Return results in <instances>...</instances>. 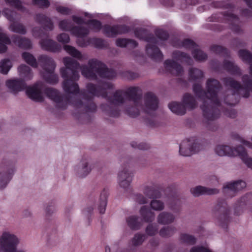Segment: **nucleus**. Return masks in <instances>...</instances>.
<instances>
[{"label":"nucleus","instance_id":"1","mask_svg":"<svg viewBox=\"0 0 252 252\" xmlns=\"http://www.w3.org/2000/svg\"><path fill=\"white\" fill-rule=\"evenodd\" d=\"M65 67H62L60 72L62 77L64 79L63 87L65 93L76 95L79 94L85 101L84 112L85 113H94L96 110V105L94 102V96H102L106 98L109 105L103 103L100 108L110 117L117 118L120 116V110L119 106L126 103V100L132 101V105L126 103L125 106L126 114L132 118L139 116L138 107H141L144 111L154 118L158 108V98L151 92H148L144 95V104L141 105L140 102L142 98L141 91L139 87H130L126 91L119 89L116 90L112 95L108 96L107 90L112 89L113 85L108 82H100L97 85L89 83L87 84L86 88L89 94L85 90L80 91L77 81L80 75L78 69L79 63L70 57L63 59Z\"/></svg>","mask_w":252,"mask_h":252},{"label":"nucleus","instance_id":"2","mask_svg":"<svg viewBox=\"0 0 252 252\" xmlns=\"http://www.w3.org/2000/svg\"><path fill=\"white\" fill-rule=\"evenodd\" d=\"M221 88L220 83L216 79H208L206 83V92L201 85L195 84L193 90L195 95L202 100L200 105L204 117L208 121H213L219 118L220 101L218 94Z\"/></svg>","mask_w":252,"mask_h":252},{"label":"nucleus","instance_id":"3","mask_svg":"<svg viewBox=\"0 0 252 252\" xmlns=\"http://www.w3.org/2000/svg\"><path fill=\"white\" fill-rule=\"evenodd\" d=\"M88 64L89 67L83 65L81 68L82 75L87 78L95 80L98 75L101 78L110 79L116 76L114 70L108 68L105 64L97 60H90Z\"/></svg>","mask_w":252,"mask_h":252},{"label":"nucleus","instance_id":"4","mask_svg":"<svg viewBox=\"0 0 252 252\" xmlns=\"http://www.w3.org/2000/svg\"><path fill=\"white\" fill-rule=\"evenodd\" d=\"M43 93L49 98L57 103L56 106L58 108L65 109L68 104H71L75 107L84 109V103L80 99L69 94L62 95L56 89L46 88L43 89Z\"/></svg>","mask_w":252,"mask_h":252},{"label":"nucleus","instance_id":"5","mask_svg":"<svg viewBox=\"0 0 252 252\" xmlns=\"http://www.w3.org/2000/svg\"><path fill=\"white\" fill-rule=\"evenodd\" d=\"M156 36L144 28H137L134 31L135 36L139 39L148 42L146 47V53L152 60L158 58V30H155Z\"/></svg>","mask_w":252,"mask_h":252},{"label":"nucleus","instance_id":"6","mask_svg":"<svg viewBox=\"0 0 252 252\" xmlns=\"http://www.w3.org/2000/svg\"><path fill=\"white\" fill-rule=\"evenodd\" d=\"M215 151L220 156H239L247 166L252 169V158L249 157L245 149L242 146L233 148L228 145H220L215 148Z\"/></svg>","mask_w":252,"mask_h":252},{"label":"nucleus","instance_id":"7","mask_svg":"<svg viewBox=\"0 0 252 252\" xmlns=\"http://www.w3.org/2000/svg\"><path fill=\"white\" fill-rule=\"evenodd\" d=\"M243 85L234 78L226 77L223 79L224 85L234 90L235 93L242 95L243 97L248 98L250 96V92H252V79L248 74L242 77Z\"/></svg>","mask_w":252,"mask_h":252},{"label":"nucleus","instance_id":"8","mask_svg":"<svg viewBox=\"0 0 252 252\" xmlns=\"http://www.w3.org/2000/svg\"><path fill=\"white\" fill-rule=\"evenodd\" d=\"M38 60L46 72L43 75L45 80L51 84H57L59 79L58 75L54 73L56 64L53 59L47 55H42L38 57Z\"/></svg>","mask_w":252,"mask_h":252},{"label":"nucleus","instance_id":"9","mask_svg":"<svg viewBox=\"0 0 252 252\" xmlns=\"http://www.w3.org/2000/svg\"><path fill=\"white\" fill-rule=\"evenodd\" d=\"M213 213L220 224L223 226L229 220L230 208L225 200L218 199L213 209Z\"/></svg>","mask_w":252,"mask_h":252},{"label":"nucleus","instance_id":"10","mask_svg":"<svg viewBox=\"0 0 252 252\" xmlns=\"http://www.w3.org/2000/svg\"><path fill=\"white\" fill-rule=\"evenodd\" d=\"M18 243V238L14 235L8 232H3L0 237V247L4 252H24L16 250Z\"/></svg>","mask_w":252,"mask_h":252},{"label":"nucleus","instance_id":"11","mask_svg":"<svg viewBox=\"0 0 252 252\" xmlns=\"http://www.w3.org/2000/svg\"><path fill=\"white\" fill-rule=\"evenodd\" d=\"M130 29L129 26L123 25H104L103 27L102 32L108 37H114L118 34H123L129 32Z\"/></svg>","mask_w":252,"mask_h":252},{"label":"nucleus","instance_id":"12","mask_svg":"<svg viewBox=\"0 0 252 252\" xmlns=\"http://www.w3.org/2000/svg\"><path fill=\"white\" fill-rule=\"evenodd\" d=\"M246 187V184L242 180L226 183L222 188L224 195L229 198L236 195V194Z\"/></svg>","mask_w":252,"mask_h":252},{"label":"nucleus","instance_id":"13","mask_svg":"<svg viewBox=\"0 0 252 252\" xmlns=\"http://www.w3.org/2000/svg\"><path fill=\"white\" fill-rule=\"evenodd\" d=\"M199 151V145L193 140H184L180 145L179 152L183 156H190Z\"/></svg>","mask_w":252,"mask_h":252},{"label":"nucleus","instance_id":"14","mask_svg":"<svg viewBox=\"0 0 252 252\" xmlns=\"http://www.w3.org/2000/svg\"><path fill=\"white\" fill-rule=\"evenodd\" d=\"M13 166L9 162L1 167L0 171V189L6 187L14 174Z\"/></svg>","mask_w":252,"mask_h":252},{"label":"nucleus","instance_id":"15","mask_svg":"<svg viewBox=\"0 0 252 252\" xmlns=\"http://www.w3.org/2000/svg\"><path fill=\"white\" fill-rule=\"evenodd\" d=\"M43 84L36 83L32 87H29L26 90V94L28 97L37 102H43L44 97L42 95Z\"/></svg>","mask_w":252,"mask_h":252},{"label":"nucleus","instance_id":"16","mask_svg":"<svg viewBox=\"0 0 252 252\" xmlns=\"http://www.w3.org/2000/svg\"><path fill=\"white\" fill-rule=\"evenodd\" d=\"M129 167V162H126L123 166V170L118 174V181L120 187L124 189H128L132 181V173L127 169Z\"/></svg>","mask_w":252,"mask_h":252},{"label":"nucleus","instance_id":"17","mask_svg":"<svg viewBox=\"0 0 252 252\" xmlns=\"http://www.w3.org/2000/svg\"><path fill=\"white\" fill-rule=\"evenodd\" d=\"M144 193L149 198L153 199L150 203L151 207L153 210L158 211V187L156 185L147 186L144 189Z\"/></svg>","mask_w":252,"mask_h":252},{"label":"nucleus","instance_id":"18","mask_svg":"<svg viewBox=\"0 0 252 252\" xmlns=\"http://www.w3.org/2000/svg\"><path fill=\"white\" fill-rule=\"evenodd\" d=\"M191 194L195 197L202 195H212L218 194L219 189L216 188H210L201 186H198L192 188L190 190Z\"/></svg>","mask_w":252,"mask_h":252},{"label":"nucleus","instance_id":"19","mask_svg":"<svg viewBox=\"0 0 252 252\" xmlns=\"http://www.w3.org/2000/svg\"><path fill=\"white\" fill-rule=\"evenodd\" d=\"M6 85L14 93L22 91L27 88L25 81L21 79L8 80L6 81Z\"/></svg>","mask_w":252,"mask_h":252},{"label":"nucleus","instance_id":"20","mask_svg":"<svg viewBox=\"0 0 252 252\" xmlns=\"http://www.w3.org/2000/svg\"><path fill=\"white\" fill-rule=\"evenodd\" d=\"M35 22L41 25L44 30L46 31H52L54 26L51 19L45 14L42 13L36 14L35 16Z\"/></svg>","mask_w":252,"mask_h":252},{"label":"nucleus","instance_id":"21","mask_svg":"<svg viewBox=\"0 0 252 252\" xmlns=\"http://www.w3.org/2000/svg\"><path fill=\"white\" fill-rule=\"evenodd\" d=\"M40 43L42 48L48 51L57 52L61 49V46L60 45L50 39H42Z\"/></svg>","mask_w":252,"mask_h":252},{"label":"nucleus","instance_id":"22","mask_svg":"<svg viewBox=\"0 0 252 252\" xmlns=\"http://www.w3.org/2000/svg\"><path fill=\"white\" fill-rule=\"evenodd\" d=\"M164 64L166 69L175 76L181 75L183 72L182 66L175 61L166 60Z\"/></svg>","mask_w":252,"mask_h":252},{"label":"nucleus","instance_id":"23","mask_svg":"<svg viewBox=\"0 0 252 252\" xmlns=\"http://www.w3.org/2000/svg\"><path fill=\"white\" fill-rule=\"evenodd\" d=\"M11 40L20 48L25 49L32 48V44L31 40L25 37H21L17 35H13L11 36Z\"/></svg>","mask_w":252,"mask_h":252},{"label":"nucleus","instance_id":"24","mask_svg":"<svg viewBox=\"0 0 252 252\" xmlns=\"http://www.w3.org/2000/svg\"><path fill=\"white\" fill-rule=\"evenodd\" d=\"M223 68L232 75L240 76L242 72L240 68L234 63L225 60L223 63Z\"/></svg>","mask_w":252,"mask_h":252},{"label":"nucleus","instance_id":"25","mask_svg":"<svg viewBox=\"0 0 252 252\" xmlns=\"http://www.w3.org/2000/svg\"><path fill=\"white\" fill-rule=\"evenodd\" d=\"M116 45L121 48L128 47L130 49H134L138 46V43L132 39L119 38L116 40Z\"/></svg>","mask_w":252,"mask_h":252},{"label":"nucleus","instance_id":"26","mask_svg":"<svg viewBox=\"0 0 252 252\" xmlns=\"http://www.w3.org/2000/svg\"><path fill=\"white\" fill-rule=\"evenodd\" d=\"M183 103L186 109L189 110L194 109L197 107L198 105L197 101L193 95L188 93H186L184 95Z\"/></svg>","mask_w":252,"mask_h":252},{"label":"nucleus","instance_id":"27","mask_svg":"<svg viewBox=\"0 0 252 252\" xmlns=\"http://www.w3.org/2000/svg\"><path fill=\"white\" fill-rule=\"evenodd\" d=\"M108 195V189H104L100 193L98 210L99 213L103 214L105 213L107 203V197Z\"/></svg>","mask_w":252,"mask_h":252},{"label":"nucleus","instance_id":"28","mask_svg":"<svg viewBox=\"0 0 252 252\" xmlns=\"http://www.w3.org/2000/svg\"><path fill=\"white\" fill-rule=\"evenodd\" d=\"M175 220L174 215L170 212H163L158 215V223L168 224L173 223Z\"/></svg>","mask_w":252,"mask_h":252},{"label":"nucleus","instance_id":"29","mask_svg":"<svg viewBox=\"0 0 252 252\" xmlns=\"http://www.w3.org/2000/svg\"><path fill=\"white\" fill-rule=\"evenodd\" d=\"M143 220L146 222H152L155 218V214L148 207L143 206L140 210Z\"/></svg>","mask_w":252,"mask_h":252},{"label":"nucleus","instance_id":"30","mask_svg":"<svg viewBox=\"0 0 252 252\" xmlns=\"http://www.w3.org/2000/svg\"><path fill=\"white\" fill-rule=\"evenodd\" d=\"M168 107L172 112L178 115H183L186 113L185 106L177 102H172L169 103Z\"/></svg>","mask_w":252,"mask_h":252},{"label":"nucleus","instance_id":"31","mask_svg":"<svg viewBox=\"0 0 252 252\" xmlns=\"http://www.w3.org/2000/svg\"><path fill=\"white\" fill-rule=\"evenodd\" d=\"M239 56L244 61L249 64V73L252 76V54L248 50H240Z\"/></svg>","mask_w":252,"mask_h":252},{"label":"nucleus","instance_id":"32","mask_svg":"<svg viewBox=\"0 0 252 252\" xmlns=\"http://www.w3.org/2000/svg\"><path fill=\"white\" fill-rule=\"evenodd\" d=\"M169 207L175 212H179L181 208V201L178 197L171 196L168 198Z\"/></svg>","mask_w":252,"mask_h":252},{"label":"nucleus","instance_id":"33","mask_svg":"<svg viewBox=\"0 0 252 252\" xmlns=\"http://www.w3.org/2000/svg\"><path fill=\"white\" fill-rule=\"evenodd\" d=\"M18 71L20 75L26 80H31L32 78L33 74L31 68L26 64H21L18 67Z\"/></svg>","mask_w":252,"mask_h":252},{"label":"nucleus","instance_id":"34","mask_svg":"<svg viewBox=\"0 0 252 252\" xmlns=\"http://www.w3.org/2000/svg\"><path fill=\"white\" fill-rule=\"evenodd\" d=\"M140 218L136 216H131L126 219V222L130 229L138 230L140 229L141 223L139 220Z\"/></svg>","mask_w":252,"mask_h":252},{"label":"nucleus","instance_id":"35","mask_svg":"<svg viewBox=\"0 0 252 252\" xmlns=\"http://www.w3.org/2000/svg\"><path fill=\"white\" fill-rule=\"evenodd\" d=\"M226 16L228 17V19L230 21L231 27V29L234 32L239 33L241 32V29L238 25L239 23V19L236 15H235L232 13H227Z\"/></svg>","mask_w":252,"mask_h":252},{"label":"nucleus","instance_id":"36","mask_svg":"<svg viewBox=\"0 0 252 252\" xmlns=\"http://www.w3.org/2000/svg\"><path fill=\"white\" fill-rule=\"evenodd\" d=\"M173 57L178 60L186 62L189 64H190L192 62L190 57L189 55L179 51H174L173 53Z\"/></svg>","mask_w":252,"mask_h":252},{"label":"nucleus","instance_id":"37","mask_svg":"<svg viewBox=\"0 0 252 252\" xmlns=\"http://www.w3.org/2000/svg\"><path fill=\"white\" fill-rule=\"evenodd\" d=\"M72 32L76 36L83 38L89 34V31L84 27L74 26Z\"/></svg>","mask_w":252,"mask_h":252},{"label":"nucleus","instance_id":"38","mask_svg":"<svg viewBox=\"0 0 252 252\" xmlns=\"http://www.w3.org/2000/svg\"><path fill=\"white\" fill-rule=\"evenodd\" d=\"M11 40L5 34L0 32V53H5L7 50L6 44H10Z\"/></svg>","mask_w":252,"mask_h":252},{"label":"nucleus","instance_id":"39","mask_svg":"<svg viewBox=\"0 0 252 252\" xmlns=\"http://www.w3.org/2000/svg\"><path fill=\"white\" fill-rule=\"evenodd\" d=\"M86 25L90 26L91 30L95 32H98L101 29H103V27L101 22L96 19H90L88 20L85 23Z\"/></svg>","mask_w":252,"mask_h":252},{"label":"nucleus","instance_id":"40","mask_svg":"<svg viewBox=\"0 0 252 252\" xmlns=\"http://www.w3.org/2000/svg\"><path fill=\"white\" fill-rule=\"evenodd\" d=\"M22 56L24 61L28 64L34 68L37 67L38 64L36 60L32 55L28 52H24Z\"/></svg>","mask_w":252,"mask_h":252},{"label":"nucleus","instance_id":"41","mask_svg":"<svg viewBox=\"0 0 252 252\" xmlns=\"http://www.w3.org/2000/svg\"><path fill=\"white\" fill-rule=\"evenodd\" d=\"M189 79L196 80L202 78L203 77V71L197 68L191 67L189 69Z\"/></svg>","mask_w":252,"mask_h":252},{"label":"nucleus","instance_id":"42","mask_svg":"<svg viewBox=\"0 0 252 252\" xmlns=\"http://www.w3.org/2000/svg\"><path fill=\"white\" fill-rule=\"evenodd\" d=\"M10 28L13 32L21 34H26L27 32L25 26L23 24L18 22H12L10 24Z\"/></svg>","mask_w":252,"mask_h":252},{"label":"nucleus","instance_id":"43","mask_svg":"<svg viewBox=\"0 0 252 252\" xmlns=\"http://www.w3.org/2000/svg\"><path fill=\"white\" fill-rule=\"evenodd\" d=\"M176 231V229L173 226L163 227L159 231V235L163 237H169L172 236Z\"/></svg>","mask_w":252,"mask_h":252},{"label":"nucleus","instance_id":"44","mask_svg":"<svg viewBox=\"0 0 252 252\" xmlns=\"http://www.w3.org/2000/svg\"><path fill=\"white\" fill-rule=\"evenodd\" d=\"M180 240L182 243L190 245H194L196 243V238L193 236L187 233L181 234Z\"/></svg>","mask_w":252,"mask_h":252},{"label":"nucleus","instance_id":"45","mask_svg":"<svg viewBox=\"0 0 252 252\" xmlns=\"http://www.w3.org/2000/svg\"><path fill=\"white\" fill-rule=\"evenodd\" d=\"M11 67L12 63L8 59H3L0 62V72L2 74H6Z\"/></svg>","mask_w":252,"mask_h":252},{"label":"nucleus","instance_id":"46","mask_svg":"<svg viewBox=\"0 0 252 252\" xmlns=\"http://www.w3.org/2000/svg\"><path fill=\"white\" fill-rule=\"evenodd\" d=\"M63 48L64 50L71 56L78 59L81 57L80 52L74 47L68 45H65L63 46Z\"/></svg>","mask_w":252,"mask_h":252},{"label":"nucleus","instance_id":"47","mask_svg":"<svg viewBox=\"0 0 252 252\" xmlns=\"http://www.w3.org/2000/svg\"><path fill=\"white\" fill-rule=\"evenodd\" d=\"M211 50L212 52L223 56H228L229 52L228 50L221 46L213 45L211 46Z\"/></svg>","mask_w":252,"mask_h":252},{"label":"nucleus","instance_id":"48","mask_svg":"<svg viewBox=\"0 0 252 252\" xmlns=\"http://www.w3.org/2000/svg\"><path fill=\"white\" fill-rule=\"evenodd\" d=\"M194 58L198 61H205L207 59V55L201 50L195 49L192 53Z\"/></svg>","mask_w":252,"mask_h":252},{"label":"nucleus","instance_id":"49","mask_svg":"<svg viewBox=\"0 0 252 252\" xmlns=\"http://www.w3.org/2000/svg\"><path fill=\"white\" fill-rule=\"evenodd\" d=\"M59 27L60 29L63 31L72 32L73 26L71 23L68 20L64 19L61 20L59 23Z\"/></svg>","mask_w":252,"mask_h":252},{"label":"nucleus","instance_id":"50","mask_svg":"<svg viewBox=\"0 0 252 252\" xmlns=\"http://www.w3.org/2000/svg\"><path fill=\"white\" fill-rule=\"evenodd\" d=\"M89 41H90L91 44L97 48H103L105 46V40L100 38H90Z\"/></svg>","mask_w":252,"mask_h":252},{"label":"nucleus","instance_id":"51","mask_svg":"<svg viewBox=\"0 0 252 252\" xmlns=\"http://www.w3.org/2000/svg\"><path fill=\"white\" fill-rule=\"evenodd\" d=\"M145 239V234L136 233L131 240L132 244L134 246H139L142 244Z\"/></svg>","mask_w":252,"mask_h":252},{"label":"nucleus","instance_id":"52","mask_svg":"<svg viewBox=\"0 0 252 252\" xmlns=\"http://www.w3.org/2000/svg\"><path fill=\"white\" fill-rule=\"evenodd\" d=\"M235 94L237 93H234L230 95H227L224 99L225 103L228 105H233L236 104L238 102L237 97Z\"/></svg>","mask_w":252,"mask_h":252},{"label":"nucleus","instance_id":"53","mask_svg":"<svg viewBox=\"0 0 252 252\" xmlns=\"http://www.w3.org/2000/svg\"><path fill=\"white\" fill-rule=\"evenodd\" d=\"M6 3L10 6L14 7L18 10H23L24 8L22 2L20 0H5Z\"/></svg>","mask_w":252,"mask_h":252},{"label":"nucleus","instance_id":"54","mask_svg":"<svg viewBox=\"0 0 252 252\" xmlns=\"http://www.w3.org/2000/svg\"><path fill=\"white\" fill-rule=\"evenodd\" d=\"M180 46L187 49H191L195 48L197 45L193 40L189 39H185L182 41Z\"/></svg>","mask_w":252,"mask_h":252},{"label":"nucleus","instance_id":"55","mask_svg":"<svg viewBox=\"0 0 252 252\" xmlns=\"http://www.w3.org/2000/svg\"><path fill=\"white\" fill-rule=\"evenodd\" d=\"M32 3L40 8H48L50 4L48 0H32Z\"/></svg>","mask_w":252,"mask_h":252},{"label":"nucleus","instance_id":"56","mask_svg":"<svg viewBox=\"0 0 252 252\" xmlns=\"http://www.w3.org/2000/svg\"><path fill=\"white\" fill-rule=\"evenodd\" d=\"M131 146L133 148H137L139 150H145L148 149L150 148V146L146 143L142 142L137 144L136 142L133 141L131 143Z\"/></svg>","mask_w":252,"mask_h":252},{"label":"nucleus","instance_id":"57","mask_svg":"<svg viewBox=\"0 0 252 252\" xmlns=\"http://www.w3.org/2000/svg\"><path fill=\"white\" fill-rule=\"evenodd\" d=\"M57 39L59 42L68 43L70 41V37L68 34L62 33L57 36Z\"/></svg>","mask_w":252,"mask_h":252},{"label":"nucleus","instance_id":"58","mask_svg":"<svg viewBox=\"0 0 252 252\" xmlns=\"http://www.w3.org/2000/svg\"><path fill=\"white\" fill-rule=\"evenodd\" d=\"M158 231V227L156 225L149 224L146 229V233L148 235L153 236L155 235Z\"/></svg>","mask_w":252,"mask_h":252},{"label":"nucleus","instance_id":"59","mask_svg":"<svg viewBox=\"0 0 252 252\" xmlns=\"http://www.w3.org/2000/svg\"><path fill=\"white\" fill-rule=\"evenodd\" d=\"M56 10L59 13L64 15L70 14L71 11L70 8L63 6H57L56 7Z\"/></svg>","mask_w":252,"mask_h":252},{"label":"nucleus","instance_id":"60","mask_svg":"<svg viewBox=\"0 0 252 252\" xmlns=\"http://www.w3.org/2000/svg\"><path fill=\"white\" fill-rule=\"evenodd\" d=\"M169 37V35L167 32L162 29H158V39L166 40Z\"/></svg>","mask_w":252,"mask_h":252},{"label":"nucleus","instance_id":"61","mask_svg":"<svg viewBox=\"0 0 252 252\" xmlns=\"http://www.w3.org/2000/svg\"><path fill=\"white\" fill-rule=\"evenodd\" d=\"M190 252H212L209 249L202 246L193 247L190 250Z\"/></svg>","mask_w":252,"mask_h":252},{"label":"nucleus","instance_id":"62","mask_svg":"<svg viewBox=\"0 0 252 252\" xmlns=\"http://www.w3.org/2000/svg\"><path fill=\"white\" fill-rule=\"evenodd\" d=\"M82 164L83 165V167L82 168L83 170V173L79 175L80 177L84 178L86 177L91 171V168H89L88 167V163L87 162H84Z\"/></svg>","mask_w":252,"mask_h":252},{"label":"nucleus","instance_id":"63","mask_svg":"<svg viewBox=\"0 0 252 252\" xmlns=\"http://www.w3.org/2000/svg\"><path fill=\"white\" fill-rule=\"evenodd\" d=\"M224 113L226 117L232 119L235 118L237 116V112L233 109H227L224 111Z\"/></svg>","mask_w":252,"mask_h":252},{"label":"nucleus","instance_id":"64","mask_svg":"<svg viewBox=\"0 0 252 252\" xmlns=\"http://www.w3.org/2000/svg\"><path fill=\"white\" fill-rule=\"evenodd\" d=\"M125 75L129 80H133L139 77L138 73L132 71H126L125 73Z\"/></svg>","mask_w":252,"mask_h":252}]
</instances>
